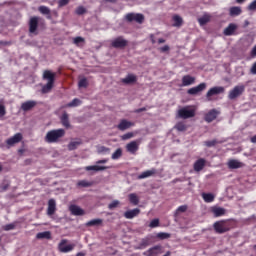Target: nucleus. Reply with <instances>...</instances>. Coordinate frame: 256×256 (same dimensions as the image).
Returning <instances> with one entry per match:
<instances>
[{
	"instance_id": "42",
	"label": "nucleus",
	"mask_w": 256,
	"mask_h": 256,
	"mask_svg": "<svg viewBox=\"0 0 256 256\" xmlns=\"http://www.w3.org/2000/svg\"><path fill=\"white\" fill-rule=\"evenodd\" d=\"M175 129H177V131H187V125H185L183 122H178L175 125Z\"/></svg>"
},
{
	"instance_id": "49",
	"label": "nucleus",
	"mask_w": 256,
	"mask_h": 256,
	"mask_svg": "<svg viewBox=\"0 0 256 256\" xmlns=\"http://www.w3.org/2000/svg\"><path fill=\"white\" fill-rule=\"evenodd\" d=\"M74 45H79V43H85V38L78 36L73 40Z\"/></svg>"
},
{
	"instance_id": "45",
	"label": "nucleus",
	"mask_w": 256,
	"mask_h": 256,
	"mask_svg": "<svg viewBox=\"0 0 256 256\" xmlns=\"http://www.w3.org/2000/svg\"><path fill=\"white\" fill-rule=\"evenodd\" d=\"M211 21V18L209 16H202L201 18L198 19V22L200 25H207Z\"/></svg>"
},
{
	"instance_id": "18",
	"label": "nucleus",
	"mask_w": 256,
	"mask_h": 256,
	"mask_svg": "<svg viewBox=\"0 0 256 256\" xmlns=\"http://www.w3.org/2000/svg\"><path fill=\"white\" fill-rule=\"evenodd\" d=\"M141 214V209L134 208L132 210H128L124 213L125 219H135V217H139Z\"/></svg>"
},
{
	"instance_id": "51",
	"label": "nucleus",
	"mask_w": 256,
	"mask_h": 256,
	"mask_svg": "<svg viewBox=\"0 0 256 256\" xmlns=\"http://www.w3.org/2000/svg\"><path fill=\"white\" fill-rule=\"evenodd\" d=\"M248 11H256V0L252 1L248 7H247Z\"/></svg>"
},
{
	"instance_id": "4",
	"label": "nucleus",
	"mask_w": 256,
	"mask_h": 256,
	"mask_svg": "<svg viewBox=\"0 0 256 256\" xmlns=\"http://www.w3.org/2000/svg\"><path fill=\"white\" fill-rule=\"evenodd\" d=\"M125 21H127V23H139V25H141L143 23V21H145V16L141 13H127L124 16Z\"/></svg>"
},
{
	"instance_id": "21",
	"label": "nucleus",
	"mask_w": 256,
	"mask_h": 256,
	"mask_svg": "<svg viewBox=\"0 0 256 256\" xmlns=\"http://www.w3.org/2000/svg\"><path fill=\"white\" fill-rule=\"evenodd\" d=\"M157 175V169L152 168L150 170H146L142 172L137 179H147L148 177H155Z\"/></svg>"
},
{
	"instance_id": "1",
	"label": "nucleus",
	"mask_w": 256,
	"mask_h": 256,
	"mask_svg": "<svg viewBox=\"0 0 256 256\" xmlns=\"http://www.w3.org/2000/svg\"><path fill=\"white\" fill-rule=\"evenodd\" d=\"M236 223L233 219H224L220 221H216L213 224V229L215 233H218V235H223V233H229L231 229H235Z\"/></svg>"
},
{
	"instance_id": "61",
	"label": "nucleus",
	"mask_w": 256,
	"mask_h": 256,
	"mask_svg": "<svg viewBox=\"0 0 256 256\" xmlns=\"http://www.w3.org/2000/svg\"><path fill=\"white\" fill-rule=\"evenodd\" d=\"M251 56L252 57H256V45L253 47V49L251 50Z\"/></svg>"
},
{
	"instance_id": "29",
	"label": "nucleus",
	"mask_w": 256,
	"mask_h": 256,
	"mask_svg": "<svg viewBox=\"0 0 256 256\" xmlns=\"http://www.w3.org/2000/svg\"><path fill=\"white\" fill-rule=\"evenodd\" d=\"M241 13H243V10H241V7L239 6H233L229 9L230 17H239Z\"/></svg>"
},
{
	"instance_id": "15",
	"label": "nucleus",
	"mask_w": 256,
	"mask_h": 256,
	"mask_svg": "<svg viewBox=\"0 0 256 256\" xmlns=\"http://www.w3.org/2000/svg\"><path fill=\"white\" fill-rule=\"evenodd\" d=\"M207 89V84L205 82L200 83L198 86L192 87L188 89V95H198L201 91H205Z\"/></svg>"
},
{
	"instance_id": "37",
	"label": "nucleus",
	"mask_w": 256,
	"mask_h": 256,
	"mask_svg": "<svg viewBox=\"0 0 256 256\" xmlns=\"http://www.w3.org/2000/svg\"><path fill=\"white\" fill-rule=\"evenodd\" d=\"M123 157V149L118 148L111 156V158L115 161L117 159H121Z\"/></svg>"
},
{
	"instance_id": "55",
	"label": "nucleus",
	"mask_w": 256,
	"mask_h": 256,
	"mask_svg": "<svg viewBox=\"0 0 256 256\" xmlns=\"http://www.w3.org/2000/svg\"><path fill=\"white\" fill-rule=\"evenodd\" d=\"M177 213H185L187 211V205H182L177 208Z\"/></svg>"
},
{
	"instance_id": "17",
	"label": "nucleus",
	"mask_w": 256,
	"mask_h": 256,
	"mask_svg": "<svg viewBox=\"0 0 256 256\" xmlns=\"http://www.w3.org/2000/svg\"><path fill=\"white\" fill-rule=\"evenodd\" d=\"M56 211H57V202L55 201V199H50L48 201L47 215L51 217L55 215Z\"/></svg>"
},
{
	"instance_id": "47",
	"label": "nucleus",
	"mask_w": 256,
	"mask_h": 256,
	"mask_svg": "<svg viewBox=\"0 0 256 256\" xmlns=\"http://www.w3.org/2000/svg\"><path fill=\"white\" fill-rule=\"evenodd\" d=\"M85 13H87V9H85L83 6H79L76 9V15H85Z\"/></svg>"
},
{
	"instance_id": "50",
	"label": "nucleus",
	"mask_w": 256,
	"mask_h": 256,
	"mask_svg": "<svg viewBox=\"0 0 256 256\" xmlns=\"http://www.w3.org/2000/svg\"><path fill=\"white\" fill-rule=\"evenodd\" d=\"M116 207H119V201L118 200H114L112 203H110L108 205V209H110V210L115 209Z\"/></svg>"
},
{
	"instance_id": "40",
	"label": "nucleus",
	"mask_w": 256,
	"mask_h": 256,
	"mask_svg": "<svg viewBox=\"0 0 256 256\" xmlns=\"http://www.w3.org/2000/svg\"><path fill=\"white\" fill-rule=\"evenodd\" d=\"M78 87L87 89L89 87V81H87V78H82L78 82Z\"/></svg>"
},
{
	"instance_id": "16",
	"label": "nucleus",
	"mask_w": 256,
	"mask_h": 256,
	"mask_svg": "<svg viewBox=\"0 0 256 256\" xmlns=\"http://www.w3.org/2000/svg\"><path fill=\"white\" fill-rule=\"evenodd\" d=\"M135 123L128 121L126 119L120 120V123L117 125V129L119 131H127V129H131V127H134Z\"/></svg>"
},
{
	"instance_id": "36",
	"label": "nucleus",
	"mask_w": 256,
	"mask_h": 256,
	"mask_svg": "<svg viewBox=\"0 0 256 256\" xmlns=\"http://www.w3.org/2000/svg\"><path fill=\"white\" fill-rule=\"evenodd\" d=\"M37 239H51V232L45 231V232H39L36 235Z\"/></svg>"
},
{
	"instance_id": "63",
	"label": "nucleus",
	"mask_w": 256,
	"mask_h": 256,
	"mask_svg": "<svg viewBox=\"0 0 256 256\" xmlns=\"http://www.w3.org/2000/svg\"><path fill=\"white\" fill-rule=\"evenodd\" d=\"M150 41L153 45H155V36L153 34L150 35Z\"/></svg>"
},
{
	"instance_id": "14",
	"label": "nucleus",
	"mask_w": 256,
	"mask_h": 256,
	"mask_svg": "<svg viewBox=\"0 0 256 256\" xmlns=\"http://www.w3.org/2000/svg\"><path fill=\"white\" fill-rule=\"evenodd\" d=\"M112 47H114V49H125V46L128 45L127 40H125L123 37H118L116 39H114L111 43Z\"/></svg>"
},
{
	"instance_id": "32",
	"label": "nucleus",
	"mask_w": 256,
	"mask_h": 256,
	"mask_svg": "<svg viewBox=\"0 0 256 256\" xmlns=\"http://www.w3.org/2000/svg\"><path fill=\"white\" fill-rule=\"evenodd\" d=\"M202 198L205 203H213L215 201V196L211 193H202Z\"/></svg>"
},
{
	"instance_id": "44",
	"label": "nucleus",
	"mask_w": 256,
	"mask_h": 256,
	"mask_svg": "<svg viewBox=\"0 0 256 256\" xmlns=\"http://www.w3.org/2000/svg\"><path fill=\"white\" fill-rule=\"evenodd\" d=\"M156 237L158 239L164 240V239H169L171 237V234L167 232H159Z\"/></svg>"
},
{
	"instance_id": "30",
	"label": "nucleus",
	"mask_w": 256,
	"mask_h": 256,
	"mask_svg": "<svg viewBox=\"0 0 256 256\" xmlns=\"http://www.w3.org/2000/svg\"><path fill=\"white\" fill-rule=\"evenodd\" d=\"M99 225H103V219L101 218L93 219L86 223V227H99Z\"/></svg>"
},
{
	"instance_id": "34",
	"label": "nucleus",
	"mask_w": 256,
	"mask_h": 256,
	"mask_svg": "<svg viewBox=\"0 0 256 256\" xmlns=\"http://www.w3.org/2000/svg\"><path fill=\"white\" fill-rule=\"evenodd\" d=\"M172 19L174 21V27H181L183 25V18L181 16L174 15Z\"/></svg>"
},
{
	"instance_id": "25",
	"label": "nucleus",
	"mask_w": 256,
	"mask_h": 256,
	"mask_svg": "<svg viewBox=\"0 0 256 256\" xmlns=\"http://www.w3.org/2000/svg\"><path fill=\"white\" fill-rule=\"evenodd\" d=\"M122 83H124V85H133V83H137V76L134 74H128L122 79Z\"/></svg>"
},
{
	"instance_id": "6",
	"label": "nucleus",
	"mask_w": 256,
	"mask_h": 256,
	"mask_svg": "<svg viewBox=\"0 0 256 256\" xmlns=\"http://www.w3.org/2000/svg\"><path fill=\"white\" fill-rule=\"evenodd\" d=\"M177 117H179V119H191L195 117V110L189 109V107H183L178 110Z\"/></svg>"
},
{
	"instance_id": "10",
	"label": "nucleus",
	"mask_w": 256,
	"mask_h": 256,
	"mask_svg": "<svg viewBox=\"0 0 256 256\" xmlns=\"http://www.w3.org/2000/svg\"><path fill=\"white\" fill-rule=\"evenodd\" d=\"M39 17L33 16L30 18L28 22L29 26V33H33L34 35H37V29L39 27Z\"/></svg>"
},
{
	"instance_id": "20",
	"label": "nucleus",
	"mask_w": 256,
	"mask_h": 256,
	"mask_svg": "<svg viewBox=\"0 0 256 256\" xmlns=\"http://www.w3.org/2000/svg\"><path fill=\"white\" fill-rule=\"evenodd\" d=\"M207 163V161L204 158H199L195 163H194V171H196V173H199L200 171H203V169L205 168V164Z\"/></svg>"
},
{
	"instance_id": "3",
	"label": "nucleus",
	"mask_w": 256,
	"mask_h": 256,
	"mask_svg": "<svg viewBox=\"0 0 256 256\" xmlns=\"http://www.w3.org/2000/svg\"><path fill=\"white\" fill-rule=\"evenodd\" d=\"M43 79L48 82L42 87V93H49L55 84V73L51 72V70H45L43 73Z\"/></svg>"
},
{
	"instance_id": "57",
	"label": "nucleus",
	"mask_w": 256,
	"mask_h": 256,
	"mask_svg": "<svg viewBox=\"0 0 256 256\" xmlns=\"http://www.w3.org/2000/svg\"><path fill=\"white\" fill-rule=\"evenodd\" d=\"M169 49H170L169 45H165V46L161 47V48L159 49V51H160L161 53H167V51H169Z\"/></svg>"
},
{
	"instance_id": "19",
	"label": "nucleus",
	"mask_w": 256,
	"mask_h": 256,
	"mask_svg": "<svg viewBox=\"0 0 256 256\" xmlns=\"http://www.w3.org/2000/svg\"><path fill=\"white\" fill-rule=\"evenodd\" d=\"M34 107H37V101L35 100H28L21 104V109L25 112L31 111V109H33Z\"/></svg>"
},
{
	"instance_id": "31",
	"label": "nucleus",
	"mask_w": 256,
	"mask_h": 256,
	"mask_svg": "<svg viewBox=\"0 0 256 256\" xmlns=\"http://www.w3.org/2000/svg\"><path fill=\"white\" fill-rule=\"evenodd\" d=\"M105 169H109L107 166H99V165H94V166H86L85 171H105Z\"/></svg>"
},
{
	"instance_id": "9",
	"label": "nucleus",
	"mask_w": 256,
	"mask_h": 256,
	"mask_svg": "<svg viewBox=\"0 0 256 256\" xmlns=\"http://www.w3.org/2000/svg\"><path fill=\"white\" fill-rule=\"evenodd\" d=\"M219 115H221V111L211 109L204 115V121H206V123H213V121H215Z\"/></svg>"
},
{
	"instance_id": "64",
	"label": "nucleus",
	"mask_w": 256,
	"mask_h": 256,
	"mask_svg": "<svg viewBox=\"0 0 256 256\" xmlns=\"http://www.w3.org/2000/svg\"><path fill=\"white\" fill-rule=\"evenodd\" d=\"M251 143H256V135H254L251 139H250Z\"/></svg>"
},
{
	"instance_id": "27",
	"label": "nucleus",
	"mask_w": 256,
	"mask_h": 256,
	"mask_svg": "<svg viewBox=\"0 0 256 256\" xmlns=\"http://www.w3.org/2000/svg\"><path fill=\"white\" fill-rule=\"evenodd\" d=\"M211 213H213L214 217H223L225 215V208L214 206L211 208Z\"/></svg>"
},
{
	"instance_id": "35",
	"label": "nucleus",
	"mask_w": 256,
	"mask_h": 256,
	"mask_svg": "<svg viewBox=\"0 0 256 256\" xmlns=\"http://www.w3.org/2000/svg\"><path fill=\"white\" fill-rule=\"evenodd\" d=\"M38 11H40L42 13V15H49L48 19H51V10L49 9V7L47 6H40L38 8Z\"/></svg>"
},
{
	"instance_id": "8",
	"label": "nucleus",
	"mask_w": 256,
	"mask_h": 256,
	"mask_svg": "<svg viewBox=\"0 0 256 256\" xmlns=\"http://www.w3.org/2000/svg\"><path fill=\"white\" fill-rule=\"evenodd\" d=\"M221 93H225V88L223 86L212 87L206 93V99L207 101H213V96L221 95Z\"/></svg>"
},
{
	"instance_id": "46",
	"label": "nucleus",
	"mask_w": 256,
	"mask_h": 256,
	"mask_svg": "<svg viewBox=\"0 0 256 256\" xmlns=\"http://www.w3.org/2000/svg\"><path fill=\"white\" fill-rule=\"evenodd\" d=\"M15 227H17V225L15 223H10V224H6L5 226H3V230L4 231H13V229H15Z\"/></svg>"
},
{
	"instance_id": "41",
	"label": "nucleus",
	"mask_w": 256,
	"mask_h": 256,
	"mask_svg": "<svg viewBox=\"0 0 256 256\" xmlns=\"http://www.w3.org/2000/svg\"><path fill=\"white\" fill-rule=\"evenodd\" d=\"M81 105V100L79 98H74L70 103L66 105V107H79Z\"/></svg>"
},
{
	"instance_id": "39",
	"label": "nucleus",
	"mask_w": 256,
	"mask_h": 256,
	"mask_svg": "<svg viewBox=\"0 0 256 256\" xmlns=\"http://www.w3.org/2000/svg\"><path fill=\"white\" fill-rule=\"evenodd\" d=\"M93 182H89L87 180H80L78 181L77 183V186L78 187H93Z\"/></svg>"
},
{
	"instance_id": "26",
	"label": "nucleus",
	"mask_w": 256,
	"mask_h": 256,
	"mask_svg": "<svg viewBox=\"0 0 256 256\" xmlns=\"http://www.w3.org/2000/svg\"><path fill=\"white\" fill-rule=\"evenodd\" d=\"M243 166V162H240L239 160L231 159L228 161L229 169H241Z\"/></svg>"
},
{
	"instance_id": "56",
	"label": "nucleus",
	"mask_w": 256,
	"mask_h": 256,
	"mask_svg": "<svg viewBox=\"0 0 256 256\" xmlns=\"http://www.w3.org/2000/svg\"><path fill=\"white\" fill-rule=\"evenodd\" d=\"M6 113L5 106L0 104V117L5 116Z\"/></svg>"
},
{
	"instance_id": "38",
	"label": "nucleus",
	"mask_w": 256,
	"mask_h": 256,
	"mask_svg": "<svg viewBox=\"0 0 256 256\" xmlns=\"http://www.w3.org/2000/svg\"><path fill=\"white\" fill-rule=\"evenodd\" d=\"M81 145V140L78 141H72L68 144V150L69 151H75L77 149V146Z\"/></svg>"
},
{
	"instance_id": "7",
	"label": "nucleus",
	"mask_w": 256,
	"mask_h": 256,
	"mask_svg": "<svg viewBox=\"0 0 256 256\" xmlns=\"http://www.w3.org/2000/svg\"><path fill=\"white\" fill-rule=\"evenodd\" d=\"M69 243V240L62 239L60 243L58 244V250L60 253H71L73 249H75V244H67Z\"/></svg>"
},
{
	"instance_id": "24",
	"label": "nucleus",
	"mask_w": 256,
	"mask_h": 256,
	"mask_svg": "<svg viewBox=\"0 0 256 256\" xmlns=\"http://www.w3.org/2000/svg\"><path fill=\"white\" fill-rule=\"evenodd\" d=\"M69 210L72 215H76V216L85 215V210L81 209V207L77 205H71L69 207Z\"/></svg>"
},
{
	"instance_id": "48",
	"label": "nucleus",
	"mask_w": 256,
	"mask_h": 256,
	"mask_svg": "<svg viewBox=\"0 0 256 256\" xmlns=\"http://www.w3.org/2000/svg\"><path fill=\"white\" fill-rule=\"evenodd\" d=\"M149 227L151 229H155V227H159V219H153L150 224H149Z\"/></svg>"
},
{
	"instance_id": "11",
	"label": "nucleus",
	"mask_w": 256,
	"mask_h": 256,
	"mask_svg": "<svg viewBox=\"0 0 256 256\" xmlns=\"http://www.w3.org/2000/svg\"><path fill=\"white\" fill-rule=\"evenodd\" d=\"M163 253V246L161 245H156L147 251L143 252L144 256H159Z\"/></svg>"
},
{
	"instance_id": "22",
	"label": "nucleus",
	"mask_w": 256,
	"mask_h": 256,
	"mask_svg": "<svg viewBox=\"0 0 256 256\" xmlns=\"http://www.w3.org/2000/svg\"><path fill=\"white\" fill-rule=\"evenodd\" d=\"M235 31H237V24L230 23L228 27L224 29V35H226V37H231V35L235 34Z\"/></svg>"
},
{
	"instance_id": "58",
	"label": "nucleus",
	"mask_w": 256,
	"mask_h": 256,
	"mask_svg": "<svg viewBox=\"0 0 256 256\" xmlns=\"http://www.w3.org/2000/svg\"><path fill=\"white\" fill-rule=\"evenodd\" d=\"M99 153H108L109 151V148L105 147V146H101L99 149H98Z\"/></svg>"
},
{
	"instance_id": "13",
	"label": "nucleus",
	"mask_w": 256,
	"mask_h": 256,
	"mask_svg": "<svg viewBox=\"0 0 256 256\" xmlns=\"http://www.w3.org/2000/svg\"><path fill=\"white\" fill-rule=\"evenodd\" d=\"M140 142L137 140L131 141L126 145V151L131 153V155H135L139 151Z\"/></svg>"
},
{
	"instance_id": "62",
	"label": "nucleus",
	"mask_w": 256,
	"mask_h": 256,
	"mask_svg": "<svg viewBox=\"0 0 256 256\" xmlns=\"http://www.w3.org/2000/svg\"><path fill=\"white\" fill-rule=\"evenodd\" d=\"M1 189H2V191H7V189H9V184H3L1 186Z\"/></svg>"
},
{
	"instance_id": "5",
	"label": "nucleus",
	"mask_w": 256,
	"mask_h": 256,
	"mask_svg": "<svg viewBox=\"0 0 256 256\" xmlns=\"http://www.w3.org/2000/svg\"><path fill=\"white\" fill-rule=\"evenodd\" d=\"M245 93V85H237L228 93V99L233 101L234 99H237V97H241V95Z\"/></svg>"
},
{
	"instance_id": "43",
	"label": "nucleus",
	"mask_w": 256,
	"mask_h": 256,
	"mask_svg": "<svg viewBox=\"0 0 256 256\" xmlns=\"http://www.w3.org/2000/svg\"><path fill=\"white\" fill-rule=\"evenodd\" d=\"M218 143H221V142L217 141V139L204 141V145L206 147H215V145H217Z\"/></svg>"
},
{
	"instance_id": "59",
	"label": "nucleus",
	"mask_w": 256,
	"mask_h": 256,
	"mask_svg": "<svg viewBox=\"0 0 256 256\" xmlns=\"http://www.w3.org/2000/svg\"><path fill=\"white\" fill-rule=\"evenodd\" d=\"M109 161V159H102V160H98L96 162V165H104L105 163H107Z\"/></svg>"
},
{
	"instance_id": "54",
	"label": "nucleus",
	"mask_w": 256,
	"mask_h": 256,
	"mask_svg": "<svg viewBox=\"0 0 256 256\" xmlns=\"http://www.w3.org/2000/svg\"><path fill=\"white\" fill-rule=\"evenodd\" d=\"M133 132H128L122 136L123 141H127V139H132Z\"/></svg>"
},
{
	"instance_id": "33",
	"label": "nucleus",
	"mask_w": 256,
	"mask_h": 256,
	"mask_svg": "<svg viewBox=\"0 0 256 256\" xmlns=\"http://www.w3.org/2000/svg\"><path fill=\"white\" fill-rule=\"evenodd\" d=\"M128 199L132 205H139V196H137V194H129Z\"/></svg>"
},
{
	"instance_id": "52",
	"label": "nucleus",
	"mask_w": 256,
	"mask_h": 256,
	"mask_svg": "<svg viewBox=\"0 0 256 256\" xmlns=\"http://www.w3.org/2000/svg\"><path fill=\"white\" fill-rule=\"evenodd\" d=\"M148 246H149V240L144 239L141 241L139 249H145V247H148Z\"/></svg>"
},
{
	"instance_id": "28",
	"label": "nucleus",
	"mask_w": 256,
	"mask_h": 256,
	"mask_svg": "<svg viewBox=\"0 0 256 256\" xmlns=\"http://www.w3.org/2000/svg\"><path fill=\"white\" fill-rule=\"evenodd\" d=\"M60 121L63 127H66V129H69L71 127V123L69 122V114H67V112H64L62 114V116L60 117Z\"/></svg>"
},
{
	"instance_id": "2",
	"label": "nucleus",
	"mask_w": 256,
	"mask_h": 256,
	"mask_svg": "<svg viewBox=\"0 0 256 256\" xmlns=\"http://www.w3.org/2000/svg\"><path fill=\"white\" fill-rule=\"evenodd\" d=\"M65 137V129H55L47 132L45 136L46 143H59V139Z\"/></svg>"
},
{
	"instance_id": "23",
	"label": "nucleus",
	"mask_w": 256,
	"mask_h": 256,
	"mask_svg": "<svg viewBox=\"0 0 256 256\" xmlns=\"http://www.w3.org/2000/svg\"><path fill=\"white\" fill-rule=\"evenodd\" d=\"M195 83V77L191 75H185L182 77V87H189Z\"/></svg>"
},
{
	"instance_id": "60",
	"label": "nucleus",
	"mask_w": 256,
	"mask_h": 256,
	"mask_svg": "<svg viewBox=\"0 0 256 256\" xmlns=\"http://www.w3.org/2000/svg\"><path fill=\"white\" fill-rule=\"evenodd\" d=\"M143 111H147V108L146 107H142V108L136 109L134 111V113H143Z\"/></svg>"
},
{
	"instance_id": "12",
	"label": "nucleus",
	"mask_w": 256,
	"mask_h": 256,
	"mask_svg": "<svg viewBox=\"0 0 256 256\" xmlns=\"http://www.w3.org/2000/svg\"><path fill=\"white\" fill-rule=\"evenodd\" d=\"M21 141H23V134L16 133L14 136L6 140V144L8 147H13V145H17V143H21Z\"/></svg>"
},
{
	"instance_id": "53",
	"label": "nucleus",
	"mask_w": 256,
	"mask_h": 256,
	"mask_svg": "<svg viewBox=\"0 0 256 256\" xmlns=\"http://www.w3.org/2000/svg\"><path fill=\"white\" fill-rule=\"evenodd\" d=\"M69 1L71 0H59L58 7H65V5H69Z\"/></svg>"
}]
</instances>
